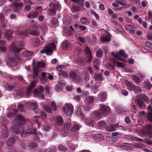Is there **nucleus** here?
I'll use <instances>...</instances> for the list:
<instances>
[{"mask_svg": "<svg viewBox=\"0 0 152 152\" xmlns=\"http://www.w3.org/2000/svg\"><path fill=\"white\" fill-rule=\"evenodd\" d=\"M119 124H110V126L108 127V130L109 131L112 132L115 131L118 129Z\"/></svg>", "mask_w": 152, "mask_h": 152, "instance_id": "nucleus-18", "label": "nucleus"}, {"mask_svg": "<svg viewBox=\"0 0 152 152\" xmlns=\"http://www.w3.org/2000/svg\"><path fill=\"white\" fill-rule=\"evenodd\" d=\"M43 129L45 131L47 132L49 131L50 128L47 125H44L43 126Z\"/></svg>", "mask_w": 152, "mask_h": 152, "instance_id": "nucleus-57", "label": "nucleus"}, {"mask_svg": "<svg viewBox=\"0 0 152 152\" xmlns=\"http://www.w3.org/2000/svg\"><path fill=\"white\" fill-rule=\"evenodd\" d=\"M12 32L10 30L7 31L5 33L4 35L5 37L8 40H11L12 36Z\"/></svg>", "mask_w": 152, "mask_h": 152, "instance_id": "nucleus-28", "label": "nucleus"}, {"mask_svg": "<svg viewBox=\"0 0 152 152\" xmlns=\"http://www.w3.org/2000/svg\"><path fill=\"white\" fill-rule=\"evenodd\" d=\"M30 136H31V138H34L37 141H39L40 136H42L41 134L39 133H37L36 130L35 129H30Z\"/></svg>", "mask_w": 152, "mask_h": 152, "instance_id": "nucleus-9", "label": "nucleus"}, {"mask_svg": "<svg viewBox=\"0 0 152 152\" xmlns=\"http://www.w3.org/2000/svg\"><path fill=\"white\" fill-rule=\"evenodd\" d=\"M38 12L37 11L34 12L32 14L30 15V18H35L37 17L38 16Z\"/></svg>", "mask_w": 152, "mask_h": 152, "instance_id": "nucleus-49", "label": "nucleus"}, {"mask_svg": "<svg viewBox=\"0 0 152 152\" xmlns=\"http://www.w3.org/2000/svg\"><path fill=\"white\" fill-rule=\"evenodd\" d=\"M103 51L101 49H98L96 52V55L97 57L100 58H101L103 54Z\"/></svg>", "mask_w": 152, "mask_h": 152, "instance_id": "nucleus-41", "label": "nucleus"}, {"mask_svg": "<svg viewBox=\"0 0 152 152\" xmlns=\"http://www.w3.org/2000/svg\"><path fill=\"white\" fill-rule=\"evenodd\" d=\"M19 62V58L13 56L9 59L7 62L8 66H13L18 65Z\"/></svg>", "mask_w": 152, "mask_h": 152, "instance_id": "nucleus-5", "label": "nucleus"}, {"mask_svg": "<svg viewBox=\"0 0 152 152\" xmlns=\"http://www.w3.org/2000/svg\"><path fill=\"white\" fill-rule=\"evenodd\" d=\"M115 111L118 114H121L124 111L123 108L118 107L115 108Z\"/></svg>", "mask_w": 152, "mask_h": 152, "instance_id": "nucleus-46", "label": "nucleus"}, {"mask_svg": "<svg viewBox=\"0 0 152 152\" xmlns=\"http://www.w3.org/2000/svg\"><path fill=\"white\" fill-rule=\"evenodd\" d=\"M112 54L117 59L122 61H124V60L123 58H126L128 56L124 51L122 50L118 52H112Z\"/></svg>", "mask_w": 152, "mask_h": 152, "instance_id": "nucleus-2", "label": "nucleus"}, {"mask_svg": "<svg viewBox=\"0 0 152 152\" xmlns=\"http://www.w3.org/2000/svg\"><path fill=\"white\" fill-rule=\"evenodd\" d=\"M121 94L124 95L126 96L128 95V91L125 90H123L121 91Z\"/></svg>", "mask_w": 152, "mask_h": 152, "instance_id": "nucleus-64", "label": "nucleus"}, {"mask_svg": "<svg viewBox=\"0 0 152 152\" xmlns=\"http://www.w3.org/2000/svg\"><path fill=\"white\" fill-rule=\"evenodd\" d=\"M85 124L89 126H93L94 122L93 120L90 118H86L85 121Z\"/></svg>", "mask_w": 152, "mask_h": 152, "instance_id": "nucleus-22", "label": "nucleus"}, {"mask_svg": "<svg viewBox=\"0 0 152 152\" xmlns=\"http://www.w3.org/2000/svg\"><path fill=\"white\" fill-rule=\"evenodd\" d=\"M94 78L95 80H98L99 81L104 80V78L102 74H97L94 76Z\"/></svg>", "mask_w": 152, "mask_h": 152, "instance_id": "nucleus-30", "label": "nucleus"}, {"mask_svg": "<svg viewBox=\"0 0 152 152\" xmlns=\"http://www.w3.org/2000/svg\"><path fill=\"white\" fill-rule=\"evenodd\" d=\"M69 77L70 79L73 80L76 83L77 82L80 80L78 76L74 72H70L69 74Z\"/></svg>", "mask_w": 152, "mask_h": 152, "instance_id": "nucleus-14", "label": "nucleus"}, {"mask_svg": "<svg viewBox=\"0 0 152 152\" xmlns=\"http://www.w3.org/2000/svg\"><path fill=\"white\" fill-rule=\"evenodd\" d=\"M147 118L149 121H152V113L149 112L148 113Z\"/></svg>", "mask_w": 152, "mask_h": 152, "instance_id": "nucleus-54", "label": "nucleus"}, {"mask_svg": "<svg viewBox=\"0 0 152 152\" xmlns=\"http://www.w3.org/2000/svg\"><path fill=\"white\" fill-rule=\"evenodd\" d=\"M143 98L145 101L147 103H148L149 101V99L148 97L146 95H144L143 96Z\"/></svg>", "mask_w": 152, "mask_h": 152, "instance_id": "nucleus-63", "label": "nucleus"}, {"mask_svg": "<svg viewBox=\"0 0 152 152\" xmlns=\"http://www.w3.org/2000/svg\"><path fill=\"white\" fill-rule=\"evenodd\" d=\"M60 74L62 76L64 77H67L68 76V73L64 71H61L60 72Z\"/></svg>", "mask_w": 152, "mask_h": 152, "instance_id": "nucleus-58", "label": "nucleus"}, {"mask_svg": "<svg viewBox=\"0 0 152 152\" xmlns=\"http://www.w3.org/2000/svg\"><path fill=\"white\" fill-rule=\"evenodd\" d=\"M17 86L15 83H13L12 84L6 83L4 85L5 88L8 90H12L15 89Z\"/></svg>", "mask_w": 152, "mask_h": 152, "instance_id": "nucleus-15", "label": "nucleus"}, {"mask_svg": "<svg viewBox=\"0 0 152 152\" xmlns=\"http://www.w3.org/2000/svg\"><path fill=\"white\" fill-rule=\"evenodd\" d=\"M125 27L127 30L130 31L131 32L134 31V27L132 25H127L125 26Z\"/></svg>", "mask_w": 152, "mask_h": 152, "instance_id": "nucleus-36", "label": "nucleus"}, {"mask_svg": "<svg viewBox=\"0 0 152 152\" xmlns=\"http://www.w3.org/2000/svg\"><path fill=\"white\" fill-rule=\"evenodd\" d=\"M63 111L66 115H70L73 113V107L71 104L66 103L64 107Z\"/></svg>", "mask_w": 152, "mask_h": 152, "instance_id": "nucleus-4", "label": "nucleus"}, {"mask_svg": "<svg viewBox=\"0 0 152 152\" xmlns=\"http://www.w3.org/2000/svg\"><path fill=\"white\" fill-rule=\"evenodd\" d=\"M100 39L103 42H109L110 41V37L109 36L102 35L100 38Z\"/></svg>", "mask_w": 152, "mask_h": 152, "instance_id": "nucleus-25", "label": "nucleus"}, {"mask_svg": "<svg viewBox=\"0 0 152 152\" xmlns=\"http://www.w3.org/2000/svg\"><path fill=\"white\" fill-rule=\"evenodd\" d=\"M9 136L8 131L5 126L4 127L0 133V137L1 138L6 139Z\"/></svg>", "mask_w": 152, "mask_h": 152, "instance_id": "nucleus-12", "label": "nucleus"}, {"mask_svg": "<svg viewBox=\"0 0 152 152\" xmlns=\"http://www.w3.org/2000/svg\"><path fill=\"white\" fill-rule=\"evenodd\" d=\"M30 133V130L25 132H24L23 131L20 130V136L22 137H25L26 136H29Z\"/></svg>", "mask_w": 152, "mask_h": 152, "instance_id": "nucleus-24", "label": "nucleus"}, {"mask_svg": "<svg viewBox=\"0 0 152 152\" xmlns=\"http://www.w3.org/2000/svg\"><path fill=\"white\" fill-rule=\"evenodd\" d=\"M125 83L129 90H132L134 86V85L131 82L128 80H126Z\"/></svg>", "mask_w": 152, "mask_h": 152, "instance_id": "nucleus-23", "label": "nucleus"}, {"mask_svg": "<svg viewBox=\"0 0 152 152\" xmlns=\"http://www.w3.org/2000/svg\"><path fill=\"white\" fill-rule=\"evenodd\" d=\"M145 87L147 89H150L152 87L151 84L148 80H146L144 83Z\"/></svg>", "mask_w": 152, "mask_h": 152, "instance_id": "nucleus-32", "label": "nucleus"}, {"mask_svg": "<svg viewBox=\"0 0 152 152\" xmlns=\"http://www.w3.org/2000/svg\"><path fill=\"white\" fill-rule=\"evenodd\" d=\"M99 99L101 102H104L107 99V95L105 92H101L98 95Z\"/></svg>", "mask_w": 152, "mask_h": 152, "instance_id": "nucleus-13", "label": "nucleus"}, {"mask_svg": "<svg viewBox=\"0 0 152 152\" xmlns=\"http://www.w3.org/2000/svg\"><path fill=\"white\" fill-rule=\"evenodd\" d=\"M44 88L43 86H40L38 89H37L33 91V94L38 96L39 98L43 99L44 96L43 94Z\"/></svg>", "mask_w": 152, "mask_h": 152, "instance_id": "nucleus-6", "label": "nucleus"}, {"mask_svg": "<svg viewBox=\"0 0 152 152\" xmlns=\"http://www.w3.org/2000/svg\"><path fill=\"white\" fill-rule=\"evenodd\" d=\"M100 111L104 115H107L110 113V108L107 105H102L100 108Z\"/></svg>", "mask_w": 152, "mask_h": 152, "instance_id": "nucleus-10", "label": "nucleus"}, {"mask_svg": "<svg viewBox=\"0 0 152 152\" xmlns=\"http://www.w3.org/2000/svg\"><path fill=\"white\" fill-rule=\"evenodd\" d=\"M64 66H62L61 65H58L56 66V70L60 72L62 71L64 69Z\"/></svg>", "mask_w": 152, "mask_h": 152, "instance_id": "nucleus-48", "label": "nucleus"}, {"mask_svg": "<svg viewBox=\"0 0 152 152\" xmlns=\"http://www.w3.org/2000/svg\"><path fill=\"white\" fill-rule=\"evenodd\" d=\"M79 8L77 6H76L75 5H73L71 7V10L72 12L74 13L78 11L79 10Z\"/></svg>", "mask_w": 152, "mask_h": 152, "instance_id": "nucleus-42", "label": "nucleus"}, {"mask_svg": "<svg viewBox=\"0 0 152 152\" xmlns=\"http://www.w3.org/2000/svg\"><path fill=\"white\" fill-rule=\"evenodd\" d=\"M23 46L21 42L17 44H15L11 45L9 48L10 50L14 53H17L19 52L23 48Z\"/></svg>", "mask_w": 152, "mask_h": 152, "instance_id": "nucleus-3", "label": "nucleus"}, {"mask_svg": "<svg viewBox=\"0 0 152 152\" xmlns=\"http://www.w3.org/2000/svg\"><path fill=\"white\" fill-rule=\"evenodd\" d=\"M37 82L35 81H34L31 82V83L30 84L29 88H28V90L30 91H31L33 88L35 86Z\"/></svg>", "mask_w": 152, "mask_h": 152, "instance_id": "nucleus-44", "label": "nucleus"}, {"mask_svg": "<svg viewBox=\"0 0 152 152\" xmlns=\"http://www.w3.org/2000/svg\"><path fill=\"white\" fill-rule=\"evenodd\" d=\"M113 61L114 64H116L117 66L118 67L123 68L125 66V64L119 62H117L115 59H113Z\"/></svg>", "mask_w": 152, "mask_h": 152, "instance_id": "nucleus-34", "label": "nucleus"}, {"mask_svg": "<svg viewBox=\"0 0 152 152\" xmlns=\"http://www.w3.org/2000/svg\"><path fill=\"white\" fill-rule=\"evenodd\" d=\"M61 46L63 48L66 49L69 47V44L68 41L66 40L62 42Z\"/></svg>", "mask_w": 152, "mask_h": 152, "instance_id": "nucleus-31", "label": "nucleus"}, {"mask_svg": "<svg viewBox=\"0 0 152 152\" xmlns=\"http://www.w3.org/2000/svg\"><path fill=\"white\" fill-rule=\"evenodd\" d=\"M56 45L54 43H52L46 46L44 49L42 50L40 53H45L46 54L48 55H51L53 53V50H55Z\"/></svg>", "mask_w": 152, "mask_h": 152, "instance_id": "nucleus-1", "label": "nucleus"}, {"mask_svg": "<svg viewBox=\"0 0 152 152\" xmlns=\"http://www.w3.org/2000/svg\"><path fill=\"white\" fill-rule=\"evenodd\" d=\"M30 34H31L33 35L34 36H37L39 35L38 32L36 31H32L30 32Z\"/></svg>", "mask_w": 152, "mask_h": 152, "instance_id": "nucleus-60", "label": "nucleus"}, {"mask_svg": "<svg viewBox=\"0 0 152 152\" xmlns=\"http://www.w3.org/2000/svg\"><path fill=\"white\" fill-rule=\"evenodd\" d=\"M98 126L99 129H102L106 127V124L103 121H100L98 124Z\"/></svg>", "mask_w": 152, "mask_h": 152, "instance_id": "nucleus-40", "label": "nucleus"}, {"mask_svg": "<svg viewBox=\"0 0 152 152\" xmlns=\"http://www.w3.org/2000/svg\"><path fill=\"white\" fill-rule=\"evenodd\" d=\"M85 61V60L82 58H79L77 60V62L80 65H81L83 64Z\"/></svg>", "mask_w": 152, "mask_h": 152, "instance_id": "nucleus-50", "label": "nucleus"}, {"mask_svg": "<svg viewBox=\"0 0 152 152\" xmlns=\"http://www.w3.org/2000/svg\"><path fill=\"white\" fill-rule=\"evenodd\" d=\"M80 21L85 25H88L89 23V21L86 17H83L81 18Z\"/></svg>", "mask_w": 152, "mask_h": 152, "instance_id": "nucleus-35", "label": "nucleus"}, {"mask_svg": "<svg viewBox=\"0 0 152 152\" xmlns=\"http://www.w3.org/2000/svg\"><path fill=\"white\" fill-rule=\"evenodd\" d=\"M135 103L140 108H142L143 107V102L140 100L136 99L135 101Z\"/></svg>", "mask_w": 152, "mask_h": 152, "instance_id": "nucleus-37", "label": "nucleus"}, {"mask_svg": "<svg viewBox=\"0 0 152 152\" xmlns=\"http://www.w3.org/2000/svg\"><path fill=\"white\" fill-rule=\"evenodd\" d=\"M64 32L68 35H71L74 32V30L72 27L70 26L69 27L66 28L64 29Z\"/></svg>", "mask_w": 152, "mask_h": 152, "instance_id": "nucleus-21", "label": "nucleus"}, {"mask_svg": "<svg viewBox=\"0 0 152 152\" xmlns=\"http://www.w3.org/2000/svg\"><path fill=\"white\" fill-rule=\"evenodd\" d=\"M33 54V53L31 51L28 50H26L22 54V55L23 56L26 57H30Z\"/></svg>", "mask_w": 152, "mask_h": 152, "instance_id": "nucleus-27", "label": "nucleus"}, {"mask_svg": "<svg viewBox=\"0 0 152 152\" xmlns=\"http://www.w3.org/2000/svg\"><path fill=\"white\" fill-rule=\"evenodd\" d=\"M53 9L49 10L48 11L47 15L49 16H54L56 13V11Z\"/></svg>", "mask_w": 152, "mask_h": 152, "instance_id": "nucleus-38", "label": "nucleus"}, {"mask_svg": "<svg viewBox=\"0 0 152 152\" xmlns=\"http://www.w3.org/2000/svg\"><path fill=\"white\" fill-rule=\"evenodd\" d=\"M18 110L20 112H22L24 111V106L21 104H19L18 107Z\"/></svg>", "mask_w": 152, "mask_h": 152, "instance_id": "nucleus-51", "label": "nucleus"}, {"mask_svg": "<svg viewBox=\"0 0 152 152\" xmlns=\"http://www.w3.org/2000/svg\"><path fill=\"white\" fill-rule=\"evenodd\" d=\"M26 122L25 119L21 115H17L13 121V123L19 125L24 124Z\"/></svg>", "mask_w": 152, "mask_h": 152, "instance_id": "nucleus-8", "label": "nucleus"}, {"mask_svg": "<svg viewBox=\"0 0 152 152\" xmlns=\"http://www.w3.org/2000/svg\"><path fill=\"white\" fill-rule=\"evenodd\" d=\"M92 116L94 118L97 120H99L101 117V114L96 111H93L92 113Z\"/></svg>", "mask_w": 152, "mask_h": 152, "instance_id": "nucleus-20", "label": "nucleus"}, {"mask_svg": "<svg viewBox=\"0 0 152 152\" xmlns=\"http://www.w3.org/2000/svg\"><path fill=\"white\" fill-rule=\"evenodd\" d=\"M68 132V130L64 129L61 131V134L64 136H66L67 135Z\"/></svg>", "mask_w": 152, "mask_h": 152, "instance_id": "nucleus-56", "label": "nucleus"}, {"mask_svg": "<svg viewBox=\"0 0 152 152\" xmlns=\"http://www.w3.org/2000/svg\"><path fill=\"white\" fill-rule=\"evenodd\" d=\"M18 124L13 123L12 129L15 133L17 134H20V130L21 129V128H20Z\"/></svg>", "mask_w": 152, "mask_h": 152, "instance_id": "nucleus-17", "label": "nucleus"}, {"mask_svg": "<svg viewBox=\"0 0 152 152\" xmlns=\"http://www.w3.org/2000/svg\"><path fill=\"white\" fill-rule=\"evenodd\" d=\"M95 137L97 139H99L102 140L103 139L104 137L103 136L100 134H98L96 135Z\"/></svg>", "mask_w": 152, "mask_h": 152, "instance_id": "nucleus-55", "label": "nucleus"}, {"mask_svg": "<svg viewBox=\"0 0 152 152\" xmlns=\"http://www.w3.org/2000/svg\"><path fill=\"white\" fill-rule=\"evenodd\" d=\"M51 108L54 111H56V110L57 107L56 106V104L55 102H52L51 104Z\"/></svg>", "mask_w": 152, "mask_h": 152, "instance_id": "nucleus-53", "label": "nucleus"}, {"mask_svg": "<svg viewBox=\"0 0 152 152\" xmlns=\"http://www.w3.org/2000/svg\"><path fill=\"white\" fill-rule=\"evenodd\" d=\"M72 126L71 120L69 119L66 121L65 124L63 125V129L68 130Z\"/></svg>", "mask_w": 152, "mask_h": 152, "instance_id": "nucleus-26", "label": "nucleus"}, {"mask_svg": "<svg viewBox=\"0 0 152 152\" xmlns=\"http://www.w3.org/2000/svg\"><path fill=\"white\" fill-rule=\"evenodd\" d=\"M134 92L136 94L139 93L141 92L142 90L141 88L138 86H137L134 85Z\"/></svg>", "mask_w": 152, "mask_h": 152, "instance_id": "nucleus-43", "label": "nucleus"}, {"mask_svg": "<svg viewBox=\"0 0 152 152\" xmlns=\"http://www.w3.org/2000/svg\"><path fill=\"white\" fill-rule=\"evenodd\" d=\"M14 5L15 6L18 7H22L23 6V4L21 2H20V3H15L14 4Z\"/></svg>", "mask_w": 152, "mask_h": 152, "instance_id": "nucleus-61", "label": "nucleus"}, {"mask_svg": "<svg viewBox=\"0 0 152 152\" xmlns=\"http://www.w3.org/2000/svg\"><path fill=\"white\" fill-rule=\"evenodd\" d=\"M50 7L55 10H60L61 6L60 4L57 1L54 0L49 4Z\"/></svg>", "mask_w": 152, "mask_h": 152, "instance_id": "nucleus-11", "label": "nucleus"}, {"mask_svg": "<svg viewBox=\"0 0 152 152\" xmlns=\"http://www.w3.org/2000/svg\"><path fill=\"white\" fill-rule=\"evenodd\" d=\"M94 97L92 96H89L86 97L85 103L86 105H89L93 104L94 102Z\"/></svg>", "mask_w": 152, "mask_h": 152, "instance_id": "nucleus-19", "label": "nucleus"}, {"mask_svg": "<svg viewBox=\"0 0 152 152\" xmlns=\"http://www.w3.org/2000/svg\"><path fill=\"white\" fill-rule=\"evenodd\" d=\"M45 110L48 113H51V110L49 107L47 106L45 107Z\"/></svg>", "mask_w": 152, "mask_h": 152, "instance_id": "nucleus-62", "label": "nucleus"}, {"mask_svg": "<svg viewBox=\"0 0 152 152\" xmlns=\"http://www.w3.org/2000/svg\"><path fill=\"white\" fill-rule=\"evenodd\" d=\"M63 119L61 116L57 117L56 118L55 121L56 124V127L58 130L63 129Z\"/></svg>", "mask_w": 152, "mask_h": 152, "instance_id": "nucleus-7", "label": "nucleus"}, {"mask_svg": "<svg viewBox=\"0 0 152 152\" xmlns=\"http://www.w3.org/2000/svg\"><path fill=\"white\" fill-rule=\"evenodd\" d=\"M34 75L33 77L34 78H36L39 75V70L38 68L36 66H33Z\"/></svg>", "mask_w": 152, "mask_h": 152, "instance_id": "nucleus-29", "label": "nucleus"}, {"mask_svg": "<svg viewBox=\"0 0 152 152\" xmlns=\"http://www.w3.org/2000/svg\"><path fill=\"white\" fill-rule=\"evenodd\" d=\"M80 127L77 125H75L72 128V130H75L76 131L79 130Z\"/></svg>", "mask_w": 152, "mask_h": 152, "instance_id": "nucleus-59", "label": "nucleus"}, {"mask_svg": "<svg viewBox=\"0 0 152 152\" xmlns=\"http://www.w3.org/2000/svg\"><path fill=\"white\" fill-rule=\"evenodd\" d=\"M26 106L29 108L33 109L34 111L37 109V104L35 102H28L26 104Z\"/></svg>", "mask_w": 152, "mask_h": 152, "instance_id": "nucleus-16", "label": "nucleus"}, {"mask_svg": "<svg viewBox=\"0 0 152 152\" xmlns=\"http://www.w3.org/2000/svg\"><path fill=\"white\" fill-rule=\"evenodd\" d=\"M15 142V140L13 137L9 138L7 140V143L8 146H10Z\"/></svg>", "mask_w": 152, "mask_h": 152, "instance_id": "nucleus-33", "label": "nucleus"}, {"mask_svg": "<svg viewBox=\"0 0 152 152\" xmlns=\"http://www.w3.org/2000/svg\"><path fill=\"white\" fill-rule=\"evenodd\" d=\"M51 24L53 25H56V26L58 25V19L55 18H53L51 22Z\"/></svg>", "mask_w": 152, "mask_h": 152, "instance_id": "nucleus-47", "label": "nucleus"}, {"mask_svg": "<svg viewBox=\"0 0 152 152\" xmlns=\"http://www.w3.org/2000/svg\"><path fill=\"white\" fill-rule=\"evenodd\" d=\"M131 78L132 80H134L137 83H139L140 81V80L137 76L133 75L131 76Z\"/></svg>", "mask_w": 152, "mask_h": 152, "instance_id": "nucleus-45", "label": "nucleus"}, {"mask_svg": "<svg viewBox=\"0 0 152 152\" xmlns=\"http://www.w3.org/2000/svg\"><path fill=\"white\" fill-rule=\"evenodd\" d=\"M85 52L88 55V56L91 55V51H90L89 48L87 47L85 48Z\"/></svg>", "mask_w": 152, "mask_h": 152, "instance_id": "nucleus-52", "label": "nucleus"}, {"mask_svg": "<svg viewBox=\"0 0 152 152\" xmlns=\"http://www.w3.org/2000/svg\"><path fill=\"white\" fill-rule=\"evenodd\" d=\"M45 66V64L44 63L42 62H39L37 63L36 65H34L33 66H36L38 68V69H39V68H43Z\"/></svg>", "mask_w": 152, "mask_h": 152, "instance_id": "nucleus-39", "label": "nucleus"}]
</instances>
